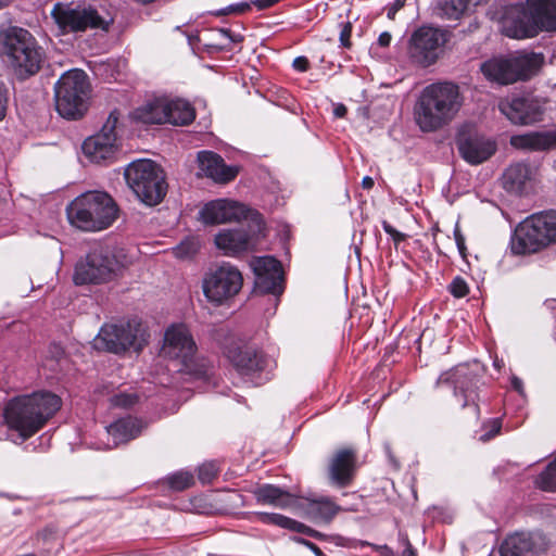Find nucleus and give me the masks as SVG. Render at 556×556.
<instances>
[{
	"label": "nucleus",
	"instance_id": "f257e3e1",
	"mask_svg": "<svg viewBox=\"0 0 556 556\" xmlns=\"http://www.w3.org/2000/svg\"><path fill=\"white\" fill-rule=\"evenodd\" d=\"M463 105L459 87L453 83H438L427 86L420 93L415 108L414 119L424 132L435 131L451 123Z\"/></svg>",
	"mask_w": 556,
	"mask_h": 556
},
{
	"label": "nucleus",
	"instance_id": "f03ea898",
	"mask_svg": "<svg viewBox=\"0 0 556 556\" xmlns=\"http://www.w3.org/2000/svg\"><path fill=\"white\" fill-rule=\"evenodd\" d=\"M61 407V400L50 392L34 393L11 400L4 409L10 429L18 432L22 441L33 437Z\"/></svg>",
	"mask_w": 556,
	"mask_h": 556
},
{
	"label": "nucleus",
	"instance_id": "7ed1b4c3",
	"mask_svg": "<svg viewBox=\"0 0 556 556\" xmlns=\"http://www.w3.org/2000/svg\"><path fill=\"white\" fill-rule=\"evenodd\" d=\"M0 55L18 80L37 74L45 59V51L27 30L10 26L0 30Z\"/></svg>",
	"mask_w": 556,
	"mask_h": 556
},
{
	"label": "nucleus",
	"instance_id": "20e7f679",
	"mask_svg": "<svg viewBox=\"0 0 556 556\" xmlns=\"http://www.w3.org/2000/svg\"><path fill=\"white\" fill-rule=\"evenodd\" d=\"M70 223L84 231H101L117 217V206L103 191H88L75 198L66 208Z\"/></svg>",
	"mask_w": 556,
	"mask_h": 556
},
{
	"label": "nucleus",
	"instance_id": "39448f33",
	"mask_svg": "<svg viewBox=\"0 0 556 556\" xmlns=\"http://www.w3.org/2000/svg\"><path fill=\"white\" fill-rule=\"evenodd\" d=\"M556 243V211L532 214L516 228L510 249L516 255L534 253Z\"/></svg>",
	"mask_w": 556,
	"mask_h": 556
},
{
	"label": "nucleus",
	"instance_id": "423d86ee",
	"mask_svg": "<svg viewBox=\"0 0 556 556\" xmlns=\"http://www.w3.org/2000/svg\"><path fill=\"white\" fill-rule=\"evenodd\" d=\"M124 255L109 248H93L80 258L74 269L75 285H101L115 279L125 267Z\"/></svg>",
	"mask_w": 556,
	"mask_h": 556
},
{
	"label": "nucleus",
	"instance_id": "0eeeda50",
	"mask_svg": "<svg viewBox=\"0 0 556 556\" xmlns=\"http://www.w3.org/2000/svg\"><path fill=\"white\" fill-rule=\"evenodd\" d=\"M90 84L83 70H70L54 86L55 109L67 119H77L87 111Z\"/></svg>",
	"mask_w": 556,
	"mask_h": 556
},
{
	"label": "nucleus",
	"instance_id": "6e6552de",
	"mask_svg": "<svg viewBox=\"0 0 556 556\" xmlns=\"http://www.w3.org/2000/svg\"><path fill=\"white\" fill-rule=\"evenodd\" d=\"M125 179L137 198L150 206L159 204L167 191L163 169L150 160L130 163L125 169Z\"/></svg>",
	"mask_w": 556,
	"mask_h": 556
},
{
	"label": "nucleus",
	"instance_id": "1a4fd4ad",
	"mask_svg": "<svg viewBox=\"0 0 556 556\" xmlns=\"http://www.w3.org/2000/svg\"><path fill=\"white\" fill-rule=\"evenodd\" d=\"M543 63L538 53H517L507 58H493L481 64V72L486 79L500 85H509L526 80L534 75Z\"/></svg>",
	"mask_w": 556,
	"mask_h": 556
},
{
	"label": "nucleus",
	"instance_id": "9d476101",
	"mask_svg": "<svg viewBox=\"0 0 556 556\" xmlns=\"http://www.w3.org/2000/svg\"><path fill=\"white\" fill-rule=\"evenodd\" d=\"M149 333L146 327L138 320H129L121 324H106L101 327L93 340L98 350L119 354L128 350L140 352L148 343Z\"/></svg>",
	"mask_w": 556,
	"mask_h": 556
},
{
	"label": "nucleus",
	"instance_id": "9b49d317",
	"mask_svg": "<svg viewBox=\"0 0 556 556\" xmlns=\"http://www.w3.org/2000/svg\"><path fill=\"white\" fill-rule=\"evenodd\" d=\"M161 355L176 362L180 371L194 376L205 374L204 366L197 364V344L184 324H173L165 330Z\"/></svg>",
	"mask_w": 556,
	"mask_h": 556
},
{
	"label": "nucleus",
	"instance_id": "f8f14e48",
	"mask_svg": "<svg viewBox=\"0 0 556 556\" xmlns=\"http://www.w3.org/2000/svg\"><path fill=\"white\" fill-rule=\"evenodd\" d=\"M481 372L482 368L478 362H475L472 365H457L453 369L442 374L437 381V386L439 388L447 387L452 389L460 406L463 408L471 407L472 416L479 418L480 409L477 403V389Z\"/></svg>",
	"mask_w": 556,
	"mask_h": 556
},
{
	"label": "nucleus",
	"instance_id": "ddd939ff",
	"mask_svg": "<svg viewBox=\"0 0 556 556\" xmlns=\"http://www.w3.org/2000/svg\"><path fill=\"white\" fill-rule=\"evenodd\" d=\"M242 286L241 271L229 262L211 267L202 280L203 294L214 305L227 303L240 292Z\"/></svg>",
	"mask_w": 556,
	"mask_h": 556
},
{
	"label": "nucleus",
	"instance_id": "4468645a",
	"mask_svg": "<svg viewBox=\"0 0 556 556\" xmlns=\"http://www.w3.org/2000/svg\"><path fill=\"white\" fill-rule=\"evenodd\" d=\"M51 16L63 33L108 30L112 20L103 18L91 5L55 3Z\"/></svg>",
	"mask_w": 556,
	"mask_h": 556
},
{
	"label": "nucleus",
	"instance_id": "2eb2a0df",
	"mask_svg": "<svg viewBox=\"0 0 556 556\" xmlns=\"http://www.w3.org/2000/svg\"><path fill=\"white\" fill-rule=\"evenodd\" d=\"M447 41V31L435 27H420L412 35L408 49L409 56L415 63L424 67L430 66L441 56Z\"/></svg>",
	"mask_w": 556,
	"mask_h": 556
},
{
	"label": "nucleus",
	"instance_id": "dca6fc26",
	"mask_svg": "<svg viewBox=\"0 0 556 556\" xmlns=\"http://www.w3.org/2000/svg\"><path fill=\"white\" fill-rule=\"evenodd\" d=\"M249 228L224 229L215 236V244L227 256H237L255 248L262 232V222L254 218Z\"/></svg>",
	"mask_w": 556,
	"mask_h": 556
},
{
	"label": "nucleus",
	"instance_id": "f3484780",
	"mask_svg": "<svg viewBox=\"0 0 556 556\" xmlns=\"http://www.w3.org/2000/svg\"><path fill=\"white\" fill-rule=\"evenodd\" d=\"M226 355L241 377L255 384L262 383L261 374L269 364L262 352L250 346L233 345L227 348Z\"/></svg>",
	"mask_w": 556,
	"mask_h": 556
},
{
	"label": "nucleus",
	"instance_id": "a211bd4d",
	"mask_svg": "<svg viewBox=\"0 0 556 556\" xmlns=\"http://www.w3.org/2000/svg\"><path fill=\"white\" fill-rule=\"evenodd\" d=\"M255 274V289L262 294L278 296L282 293L281 265L271 256H261L252 261Z\"/></svg>",
	"mask_w": 556,
	"mask_h": 556
},
{
	"label": "nucleus",
	"instance_id": "6ab92c4d",
	"mask_svg": "<svg viewBox=\"0 0 556 556\" xmlns=\"http://www.w3.org/2000/svg\"><path fill=\"white\" fill-rule=\"evenodd\" d=\"M498 110L513 124L531 125L542 119L543 111L532 99L525 97H511L498 102Z\"/></svg>",
	"mask_w": 556,
	"mask_h": 556
},
{
	"label": "nucleus",
	"instance_id": "aec40b11",
	"mask_svg": "<svg viewBox=\"0 0 556 556\" xmlns=\"http://www.w3.org/2000/svg\"><path fill=\"white\" fill-rule=\"evenodd\" d=\"M248 208L236 201L217 199L206 203L199 212L200 220L205 225H218L248 217Z\"/></svg>",
	"mask_w": 556,
	"mask_h": 556
},
{
	"label": "nucleus",
	"instance_id": "412c9836",
	"mask_svg": "<svg viewBox=\"0 0 556 556\" xmlns=\"http://www.w3.org/2000/svg\"><path fill=\"white\" fill-rule=\"evenodd\" d=\"M457 148L466 162L478 165L495 153L496 143L481 135H462L457 139Z\"/></svg>",
	"mask_w": 556,
	"mask_h": 556
},
{
	"label": "nucleus",
	"instance_id": "4be33fe9",
	"mask_svg": "<svg viewBox=\"0 0 556 556\" xmlns=\"http://www.w3.org/2000/svg\"><path fill=\"white\" fill-rule=\"evenodd\" d=\"M355 470V452L352 448H341L333 454L329 462V481L337 488H345L352 482Z\"/></svg>",
	"mask_w": 556,
	"mask_h": 556
},
{
	"label": "nucleus",
	"instance_id": "5701e85b",
	"mask_svg": "<svg viewBox=\"0 0 556 556\" xmlns=\"http://www.w3.org/2000/svg\"><path fill=\"white\" fill-rule=\"evenodd\" d=\"M198 161L203 174L217 184H227L233 180L239 173L237 166L226 165L223 157L212 151L199 152Z\"/></svg>",
	"mask_w": 556,
	"mask_h": 556
},
{
	"label": "nucleus",
	"instance_id": "b1692460",
	"mask_svg": "<svg viewBox=\"0 0 556 556\" xmlns=\"http://www.w3.org/2000/svg\"><path fill=\"white\" fill-rule=\"evenodd\" d=\"M511 147L526 151H545L556 148V128L544 131H530L514 135L509 139Z\"/></svg>",
	"mask_w": 556,
	"mask_h": 556
},
{
	"label": "nucleus",
	"instance_id": "393cba45",
	"mask_svg": "<svg viewBox=\"0 0 556 556\" xmlns=\"http://www.w3.org/2000/svg\"><path fill=\"white\" fill-rule=\"evenodd\" d=\"M502 33L514 39L532 38L538 35V26L531 15L518 12L516 16L507 15L502 22Z\"/></svg>",
	"mask_w": 556,
	"mask_h": 556
},
{
	"label": "nucleus",
	"instance_id": "a878e982",
	"mask_svg": "<svg viewBox=\"0 0 556 556\" xmlns=\"http://www.w3.org/2000/svg\"><path fill=\"white\" fill-rule=\"evenodd\" d=\"M527 2L538 30L556 31V0H528Z\"/></svg>",
	"mask_w": 556,
	"mask_h": 556
},
{
	"label": "nucleus",
	"instance_id": "bb28decb",
	"mask_svg": "<svg viewBox=\"0 0 556 556\" xmlns=\"http://www.w3.org/2000/svg\"><path fill=\"white\" fill-rule=\"evenodd\" d=\"M143 422L135 417L128 416L116 420L106 427V433L112 438L113 446L136 439L143 430Z\"/></svg>",
	"mask_w": 556,
	"mask_h": 556
},
{
	"label": "nucleus",
	"instance_id": "cd10ccee",
	"mask_svg": "<svg viewBox=\"0 0 556 556\" xmlns=\"http://www.w3.org/2000/svg\"><path fill=\"white\" fill-rule=\"evenodd\" d=\"M540 535L531 533H515L504 540L501 545L502 556H529L536 551V542Z\"/></svg>",
	"mask_w": 556,
	"mask_h": 556
},
{
	"label": "nucleus",
	"instance_id": "c85d7f7f",
	"mask_svg": "<svg viewBox=\"0 0 556 556\" xmlns=\"http://www.w3.org/2000/svg\"><path fill=\"white\" fill-rule=\"evenodd\" d=\"M254 494L257 502L279 508H294L300 505L298 497L273 484L258 486Z\"/></svg>",
	"mask_w": 556,
	"mask_h": 556
},
{
	"label": "nucleus",
	"instance_id": "c756f323",
	"mask_svg": "<svg viewBox=\"0 0 556 556\" xmlns=\"http://www.w3.org/2000/svg\"><path fill=\"white\" fill-rule=\"evenodd\" d=\"M116 150V141L105 138L104 135L91 136L83 143V151L85 155L94 163L112 159Z\"/></svg>",
	"mask_w": 556,
	"mask_h": 556
},
{
	"label": "nucleus",
	"instance_id": "7c9ffc66",
	"mask_svg": "<svg viewBox=\"0 0 556 556\" xmlns=\"http://www.w3.org/2000/svg\"><path fill=\"white\" fill-rule=\"evenodd\" d=\"M167 97H159L148 101L135 111V117L144 124L168 123Z\"/></svg>",
	"mask_w": 556,
	"mask_h": 556
},
{
	"label": "nucleus",
	"instance_id": "2f4dec72",
	"mask_svg": "<svg viewBox=\"0 0 556 556\" xmlns=\"http://www.w3.org/2000/svg\"><path fill=\"white\" fill-rule=\"evenodd\" d=\"M304 506L311 519L326 523H329L340 511V507L330 497L326 496L313 500L306 498Z\"/></svg>",
	"mask_w": 556,
	"mask_h": 556
},
{
	"label": "nucleus",
	"instance_id": "473e14b6",
	"mask_svg": "<svg viewBox=\"0 0 556 556\" xmlns=\"http://www.w3.org/2000/svg\"><path fill=\"white\" fill-rule=\"evenodd\" d=\"M168 123L177 126L189 125L195 118L194 108L186 100L168 98Z\"/></svg>",
	"mask_w": 556,
	"mask_h": 556
},
{
	"label": "nucleus",
	"instance_id": "72a5a7b5",
	"mask_svg": "<svg viewBox=\"0 0 556 556\" xmlns=\"http://www.w3.org/2000/svg\"><path fill=\"white\" fill-rule=\"evenodd\" d=\"M529 179L530 168L523 163L511 164L503 175L504 187L510 192H521Z\"/></svg>",
	"mask_w": 556,
	"mask_h": 556
},
{
	"label": "nucleus",
	"instance_id": "f704fd0d",
	"mask_svg": "<svg viewBox=\"0 0 556 556\" xmlns=\"http://www.w3.org/2000/svg\"><path fill=\"white\" fill-rule=\"evenodd\" d=\"M260 518L265 523L276 525L278 527L289 529V530H292V531H295L299 533H304L306 535L309 530V527H307L306 525L299 522L296 520H293V519L286 517L283 515H280V514L262 513L260 515Z\"/></svg>",
	"mask_w": 556,
	"mask_h": 556
},
{
	"label": "nucleus",
	"instance_id": "c9c22d12",
	"mask_svg": "<svg viewBox=\"0 0 556 556\" xmlns=\"http://www.w3.org/2000/svg\"><path fill=\"white\" fill-rule=\"evenodd\" d=\"M469 0H444L440 3V14L448 20H458L469 8Z\"/></svg>",
	"mask_w": 556,
	"mask_h": 556
},
{
	"label": "nucleus",
	"instance_id": "e433bc0d",
	"mask_svg": "<svg viewBox=\"0 0 556 556\" xmlns=\"http://www.w3.org/2000/svg\"><path fill=\"white\" fill-rule=\"evenodd\" d=\"M193 481V475L185 470L174 472L166 478V483L173 491H184L190 488Z\"/></svg>",
	"mask_w": 556,
	"mask_h": 556
},
{
	"label": "nucleus",
	"instance_id": "4c0bfd02",
	"mask_svg": "<svg viewBox=\"0 0 556 556\" xmlns=\"http://www.w3.org/2000/svg\"><path fill=\"white\" fill-rule=\"evenodd\" d=\"M536 484L547 492H556V459L538 477Z\"/></svg>",
	"mask_w": 556,
	"mask_h": 556
},
{
	"label": "nucleus",
	"instance_id": "58836bf2",
	"mask_svg": "<svg viewBox=\"0 0 556 556\" xmlns=\"http://www.w3.org/2000/svg\"><path fill=\"white\" fill-rule=\"evenodd\" d=\"M198 249V241L193 238H187L173 249V253L179 258H188L193 256Z\"/></svg>",
	"mask_w": 556,
	"mask_h": 556
},
{
	"label": "nucleus",
	"instance_id": "ea45409f",
	"mask_svg": "<svg viewBox=\"0 0 556 556\" xmlns=\"http://www.w3.org/2000/svg\"><path fill=\"white\" fill-rule=\"evenodd\" d=\"M218 473V466L215 462L202 464L198 469V477L202 483H210Z\"/></svg>",
	"mask_w": 556,
	"mask_h": 556
},
{
	"label": "nucleus",
	"instance_id": "a19ab883",
	"mask_svg": "<svg viewBox=\"0 0 556 556\" xmlns=\"http://www.w3.org/2000/svg\"><path fill=\"white\" fill-rule=\"evenodd\" d=\"M117 123H118V113H117V111H113L110 113L106 122L104 123V125L102 126V129L100 130V132L98 135H104L105 138H108V139L110 138L113 141H116L117 137H116L115 129L117 127Z\"/></svg>",
	"mask_w": 556,
	"mask_h": 556
},
{
	"label": "nucleus",
	"instance_id": "79ce46f5",
	"mask_svg": "<svg viewBox=\"0 0 556 556\" xmlns=\"http://www.w3.org/2000/svg\"><path fill=\"white\" fill-rule=\"evenodd\" d=\"M448 291L455 296V298H464L469 292V287L464 278L457 276L455 277L452 282L448 286Z\"/></svg>",
	"mask_w": 556,
	"mask_h": 556
},
{
	"label": "nucleus",
	"instance_id": "37998d69",
	"mask_svg": "<svg viewBox=\"0 0 556 556\" xmlns=\"http://www.w3.org/2000/svg\"><path fill=\"white\" fill-rule=\"evenodd\" d=\"M339 27H340V34H339L340 46L343 48L350 49L352 47L351 35H352L353 25L350 21H348V22H341L339 24Z\"/></svg>",
	"mask_w": 556,
	"mask_h": 556
},
{
	"label": "nucleus",
	"instance_id": "c03bdc74",
	"mask_svg": "<svg viewBox=\"0 0 556 556\" xmlns=\"http://www.w3.org/2000/svg\"><path fill=\"white\" fill-rule=\"evenodd\" d=\"M9 104V90L5 84L0 80V121H2L7 115Z\"/></svg>",
	"mask_w": 556,
	"mask_h": 556
},
{
	"label": "nucleus",
	"instance_id": "a18cd8bd",
	"mask_svg": "<svg viewBox=\"0 0 556 556\" xmlns=\"http://www.w3.org/2000/svg\"><path fill=\"white\" fill-rule=\"evenodd\" d=\"M382 228L388 235H390L392 237L395 244H399L406 237L403 232H400L399 230H396L392 225H390L386 220L382 222Z\"/></svg>",
	"mask_w": 556,
	"mask_h": 556
},
{
	"label": "nucleus",
	"instance_id": "49530a36",
	"mask_svg": "<svg viewBox=\"0 0 556 556\" xmlns=\"http://www.w3.org/2000/svg\"><path fill=\"white\" fill-rule=\"evenodd\" d=\"M136 401H137V396L128 395V394H118L112 399V402L114 405L124 406V407L132 405Z\"/></svg>",
	"mask_w": 556,
	"mask_h": 556
},
{
	"label": "nucleus",
	"instance_id": "de8ad7c7",
	"mask_svg": "<svg viewBox=\"0 0 556 556\" xmlns=\"http://www.w3.org/2000/svg\"><path fill=\"white\" fill-rule=\"evenodd\" d=\"M295 541L304 546H306L308 549H311L316 556H326L323 551L316 545L314 544L313 542L308 541V540H305V539H302V538H296Z\"/></svg>",
	"mask_w": 556,
	"mask_h": 556
},
{
	"label": "nucleus",
	"instance_id": "09e8293b",
	"mask_svg": "<svg viewBox=\"0 0 556 556\" xmlns=\"http://www.w3.org/2000/svg\"><path fill=\"white\" fill-rule=\"evenodd\" d=\"M308 60L305 56H298L293 60L292 66L299 72H306L308 70Z\"/></svg>",
	"mask_w": 556,
	"mask_h": 556
},
{
	"label": "nucleus",
	"instance_id": "8fccbe9b",
	"mask_svg": "<svg viewBox=\"0 0 556 556\" xmlns=\"http://www.w3.org/2000/svg\"><path fill=\"white\" fill-rule=\"evenodd\" d=\"M454 237H455V242H456L459 253L463 256H465V251H466L465 238L457 227L454 230Z\"/></svg>",
	"mask_w": 556,
	"mask_h": 556
},
{
	"label": "nucleus",
	"instance_id": "3c124183",
	"mask_svg": "<svg viewBox=\"0 0 556 556\" xmlns=\"http://www.w3.org/2000/svg\"><path fill=\"white\" fill-rule=\"evenodd\" d=\"M280 0H253L252 3L260 10H264L278 3Z\"/></svg>",
	"mask_w": 556,
	"mask_h": 556
},
{
	"label": "nucleus",
	"instance_id": "603ef678",
	"mask_svg": "<svg viewBox=\"0 0 556 556\" xmlns=\"http://www.w3.org/2000/svg\"><path fill=\"white\" fill-rule=\"evenodd\" d=\"M500 429H501V425L498 422V420H494L493 421V428H492V431L489 432V433H485L481 437V440L482 441H488L490 440L491 438H493L495 434H497L500 432Z\"/></svg>",
	"mask_w": 556,
	"mask_h": 556
},
{
	"label": "nucleus",
	"instance_id": "864d4df0",
	"mask_svg": "<svg viewBox=\"0 0 556 556\" xmlns=\"http://www.w3.org/2000/svg\"><path fill=\"white\" fill-rule=\"evenodd\" d=\"M391 35L388 31H383L378 37V43L381 47H388L391 42Z\"/></svg>",
	"mask_w": 556,
	"mask_h": 556
},
{
	"label": "nucleus",
	"instance_id": "5fc2aeb1",
	"mask_svg": "<svg viewBox=\"0 0 556 556\" xmlns=\"http://www.w3.org/2000/svg\"><path fill=\"white\" fill-rule=\"evenodd\" d=\"M307 535L311 536V538L320 540V541L329 540L331 538L330 535L324 534V533H321V532H319L317 530H314L312 528H309V530L307 532Z\"/></svg>",
	"mask_w": 556,
	"mask_h": 556
},
{
	"label": "nucleus",
	"instance_id": "6e6d98bb",
	"mask_svg": "<svg viewBox=\"0 0 556 556\" xmlns=\"http://www.w3.org/2000/svg\"><path fill=\"white\" fill-rule=\"evenodd\" d=\"M346 112H348L346 106L344 104H341V103L337 104L334 106V109H333V114L338 118L344 117L346 115Z\"/></svg>",
	"mask_w": 556,
	"mask_h": 556
},
{
	"label": "nucleus",
	"instance_id": "4d7b16f0",
	"mask_svg": "<svg viewBox=\"0 0 556 556\" xmlns=\"http://www.w3.org/2000/svg\"><path fill=\"white\" fill-rule=\"evenodd\" d=\"M404 5V0H396L388 12V17L393 18L395 12Z\"/></svg>",
	"mask_w": 556,
	"mask_h": 556
},
{
	"label": "nucleus",
	"instance_id": "13d9d810",
	"mask_svg": "<svg viewBox=\"0 0 556 556\" xmlns=\"http://www.w3.org/2000/svg\"><path fill=\"white\" fill-rule=\"evenodd\" d=\"M511 386L513 388L519 392L520 394L523 393V386H522V381L518 378V377H513L511 378Z\"/></svg>",
	"mask_w": 556,
	"mask_h": 556
},
{
	"label": "nucleus",
	"instance_id": "bf43d9fd",
	"mask_svg": "<svg viewBox=\"0 0 556 556\" xmlns=\"http://www.w3.org/2000/svg\"><path fill=\"white\" fill-rule=\"evenodd\" d=\"M405 544H406V547L402 552L401 556H416L415 551H414L413 546L410 545L407 538L405 539Z\"/></svg>",
	"mask_w": 556,
	"mask_h": 556
},
{
	"label": "nucleus",
	"instance_id": "052dcab7",
	"mask_svg": "<svg viewBox=\"0 0 556 556\" xmlns=\"http://www.w3.org/2000/svg\"><path fill=\"white\" fill-rule=\"evenodd\" d=\"M362 186L364 189H370L374 186V179L369 176H365L362 180Z\"/></svg>",
	"mask_w": 556,
	"mask_h": 556
},
{
	"label": "nucleus",
	"instance_id": "680f3d73",
	"mask_svg": "<svg viewBox=\"0 0 556 556\" xmlns=\"http://www.w3.org/2000/svg\"><path fill=\"white\" fill-rule=\"evenodd\" d=\"M13 0H0V9L9 5Z\"/></svg>",
	"mask_w": 556,
	"mask_h": 556
},
{
	"label": "nucleus",
	"instance_id": "e2e57ef3",
	"mask_svg": "<svg viewBox=\"0 0 556 556\" xmlns=\"http://www.w3.org/2000/svg\"><path fill=\"white\" fill-rule=\"evenodd\" d=\"M220 31H222L225 36H229V34H230V31H229V30H227V29H222Z\"/></svg>",
	"mask_w": 556,
	"mask_h": 556
},
{
	"label": "nucleus",
	"instance_id": "0e129e2a",
	"mask_svg": "<svg viewBox=\"0 0 556 556\" xmlns=\"http://www.w3.org/2000/svg\"><path fill=\"white\" fill-rule=\"evenodd\" d=\"M247 8H249V4L248 3L243 4V9H247Z\"/></svg>",
	"mask_w": 556,
	"mask_h": 556
}]
</instances>
